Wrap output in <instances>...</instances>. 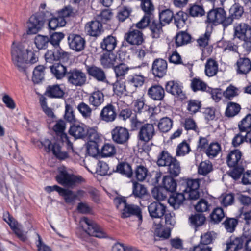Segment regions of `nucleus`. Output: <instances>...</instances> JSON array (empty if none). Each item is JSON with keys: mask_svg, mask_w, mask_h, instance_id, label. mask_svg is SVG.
<instances>
[{"mask_svg": "<svg viewBox=\"0 0 251 251\" xmlns=\"http://www.w3.org/2000/svg\"><path fill=\"white\" fill-rule=\"evenodd\" d=\"M11 53L14 65L20 71L25 73L28 64H34L38 60L36 53L28 50H26L25 51L22 45H15V42L12 44Z\"/></svg>", "mask_w": 251, "mask_h": 251, "instance_id": "1", "label": "nucleus"}, {"mask_svg": "<svg viewBox=\"0 0 251 251\" xmlns=\"http://www.w3.org/2000/svg\"><path fill=\"white\" fill-rule=\"evenodd\" d=\"M206 22L214 25L222 24L224 28L232 24V19L226 17V12L222 8L210 10L207 13Z\"/></svg>", "mask_w": 251, "mask_h": 251, "instance_id": "2", "label": "nucleus"}, {"mask_svg": "<svg viewBox=\"0 0 251 251\" xmlns=\"http://www.w3.org/2000/svg\"><path fill=\"white\" fill-rule=\"evenodd\" d=\"M200 181L199 179H188L182 183L181 190L190 200H195L199 198Z\"/></svg>", "mask_w": 251, "mask_h": 251, "instance_id": "3", "label": "nucleus"}, {"mask_svg": "<svg viewBox=\"0 0 251 251\" xmlns=\"http://www.w3.org/2000/svg\"><path fill=\"white\" fill-rule=\"evenodd\" d=\"M83 230L89 235L97 238L106 237V234L95 222L87 217H83L81 220Z\"/></svg>", "mask_w": 251, "mask_h": 251, "instance_id": "4", "label": "nucleus"}, {"mask_svg": "<svg viewBox=\"0 0 251 251\" xmlns=\"http://www.w3.org/2000/svg\"><path fill=\"white\" fill-rule=\"evenodd\" d=\"M56 179L59 184L69 188H73L76 183L84 180L82 177L69 174L65 170L59 172Z\"/></svg>", "mask_w": 251, "mask_h": 251, "instance_id": "5", "label": "nucleus"}, {"mask_svg": "<svg viewBox=\"0 0 251 251\" xmlns=\"http://www.w3.org/2000/svg\"><path fill=\"white\" fill-rule=\"evenodd\" d=\"M113 141L118 144H126L130 138V134L126 128L117 126L111 132Z\"/></svg>", "mask_w": 251, "mask_h": 251, "instance_id": "6", "label": "nucleus"}, {"mask_svg": "<svg viewBox=\"0 0 251 251\" xmlns=\"http://www.w3.org/2000/svg\"><path fill=\"white\" fill-rule=\"evenodd\" d=\"M68 82L75 86L84 85L87 80L86 74L81 70L74 69L69 71L67 74Z\"/></svg>", "mask_w": 251, "mask_h": 251, "instance_id": "7", "label": "nucleus"}, {"mask_svg": "<svg viewBox=\"0 0 251 251\" xmlns=\"http://www.w3.org/2000/svg\"><path fill=\"white\" fill-rule=\"evenodd\" d=\"M45 147L47 152L52 151L53 154L59 159H65L68 157V153L65 151H61V147L58 143H54L53 145L49 139H45L41 142Z\"/></svg>", "mask_w": 251, "mask_h": 251, "instance_id": "8", "label": "nucleus"}, {"mask_svg": "<svg viewBox=\"0 0 251 251\" xmlns=\"http://www.w3.org/2000/svg\"><path fill=\"white\" fill-rule=\"evenodd\" d=\"M86 70L88 75L98 82L108 83L105 71L95 65H86Z\"/></svg>", "mask_w": 251, "mask_h": 251, "instance_id": "9", "label": "nucleus"}, {"mask_svg": "<svg viewBox=\"0 0 251 251\" xmlns=\"http://www.w3.org/2000/svg\"><path fill=\"white\" fill-rule=\"evenodd\" d=\"M69 57V54L61 49L48 50L45 54L46 62L50 63L58 60L66 62L68 61Z\"/></svg>", "mask_w": 251, "mask_h": 251, "instance_id": "10", "label": "nucleus"}, {"mask_svg": "<svg viewBox=\"0 0 251 251\" xmlns=\"http://www.w3.org/2000/svg\"><path fill=\"white\" fill-rule=\"evenodd\" d=\"M65 123L64 121L62 120L57 121L53 128L54 131L57 136L58 140H60L62 143H66L68 150L70 149L73 151V144L69 140L67 134L65 133Z\"/></svg>", "mask_w": 251, "mask_h": 251, "instance_id": "11", "label": "nucleus"}, {"mask_svg": "<svg viewBox=\"0 0 251 251\" xmlns=\"http://www.w3.org/2000/svg\"><path fill=\"white\" fill-rule=\"evenodd\" d=\"M151 71L155 77L162 78L167 73V63L166 61L161 58L155 59L152 64Z\"/></svg>", "mask_w": 251, "mask_h": 251, "instance_id": "12", "label": "nucleus"}, {"mask_svg": "<svg viewBox=\"0 0 251 251\" xmlns=\"http://www.w3.org/2000/svg\"><path fill=\"white\" fill-rule=\"evenodd\" d=\"M155 134L153 124H145L141 127L138 134L139 140L145 143L151 141Z\"/></svg>", "mask_w": 251, "mask_h": 251, "instance_id": "13", "label": "nucleus"}, {"mask_svg": "<svg viewBox=\"0 0 251 251\" xmlns=\"http://www.w3.org/2000/svg\"><path fill=\"white\" fill-rule=\"evenodd\" d=\"M68 41L70 49L76 52H80L85 48V40L79 35L70 34L68 37Z\"/></svg>", "mask_w": 251, "mask_h": 251, "instance_id": "14", "label": "nucleus"}, {"mask_svg": "<svg viewBox=\"0 0 251 251\" xmlns=\"http://www.w3.org/2000/svg\"><path fill=\"white\" fill-rule=\"evenodd\" d=\"M44 22V20L42 14H35L31 16L28 24L27 33L28 34H36L41 28Z\"/></svg>", "mask_w": 251, "mask_h": 251, "instance_id": "15", "label": "nucleus"}, {"mask_svg": "<svg viewBox=\"0 0 251 251\" xmlns=\"http://www.w3.org/2000/svg\"><path fill=\"white\" fill-rule=\"evenodd\" d=\"M117 116L115 106L112 104H108L101 109L100 118L102 121L111 123L115 120Z\"/></svg>", "mask_w": 251, "mask_h": 251, "instance_id": "16", "label": "nucleus"}, {"mask_svg": "<svg viewBox=\"0 0 251 251\" xmlns=\"http://www.w3.org/2000/svg\"><path fill=\"white\" fill-rule=\"evenodd\" d=\"M132 215L136 216L140 221H142V211L141 208L136 205L127 203L122 210L121 217L126 218Z\"/></svg>", "mask_w": 251, "mask_h": 251, "instance_id": "17", "label": "nucleus"}, {"mask_svg": "<svg viewBox=\"0 0 251 251\" xmlns=\"http://www.w3.org/2000/svg\"><path fill=\"white\" fill-rule=\"evenodd\" d=\"M181 87L177 82L174 80L167 82L165 85V89L168 93L183 100L185 98V95Z\"/></svg>", "mask_w": 251, "mask_h": 251, "instance_id": "18", "label": "nucleus"}, {"mask_svg": "<svg viewBox=\"0 0 251 251\" xmlns=\"http://www.w3.org/2000/svg\"><path fill=\"white\" fill-rule=\"evenodd\" d=\"M148 208L151 217L160 218L165 214L166 206L159 202H153L148 206Z\"/></svg>", "mask_w": 251, "mask_h": 251, "instance_id": "19", "label": "nucleus"}, {"mask_svg": "<svg viewBox=\"0 0 251 251\" xmlns=\"http://www.w3.org/2000/svg\"><path fill=\"white\" fill-rule=\"evenodd\" d=\"M87 34L91 36H99L103 32L102 24L98 21H92L87 23L85 27Z\"/></svg>", "mask_w": 251, "mask_h": 251, "instance_id": "20", "label": "nucleus"}, {"mask_svg": "<svg viewBox=\"0 0 251 251\" xmlns=\"http://www.w3.org/2000/svg\"><path fill=\"white\" fill-rule=\"evenodd\" d=\"M125 39L126 41L132 45H140L144 41L143 33L136 29L130 30L125 34Z\"/></svg>", "mask_w": 251, "mask_h": 251, "instance_id": "21", "label": "nucleus"}, {"mask_svg": "<svg viewBox=\"0 0 251 251\" xmlns=\"http://www.w3.org/2000/svg\"><path fill=\"white\" fill-rule=\"evenodd\" d=\"M100 62L104 68H110L113 67L116 64L120 63V58L110 52L103 53L100 57Z\"/></svg>", "mask_w": 251, "mask_h": 251, "instance_id": "22", "label": "nucleus"}, {"mask_svg": "<svg viewBox=\"0 0 251 251\" xmlns=\"http://www.w3.org/2000/svg\"><path fill=\"white\" fill-rule=\"evenodd\" d=\"M234 37L240 40L247 38L251 35V27L248 24L241 23L236 25L234 27Z\"/></svg>", "mask_w": 251, "mask_h": 251, "instance_id": "23", "label": "nucleus"}, {"mask_svg": "<svg viewBox=\"0 0 251 251\" xmlns=\"http://www.w3.org/2000/svg\"><path fill=\"white\" fill-rule=\"evenodd\" d=\"M242 153L239 150L235 149L231 151L226 157L227 164L230 168L240 165L242 162Z\"/></svg>", "mask_w": 251, "mask_h": 251, "instance_id": "24", "label": "nucleus"}, {"mask_svg": "<svg viewBox=\"0 0 251 251\" xmlns=\"http://www.w3.org/2000/svg\"><path fill=\"white\" fill-rule=\"evenodd\" d=\"M147 94L152 100L161 101L164 98L165 91L160 85H154L149 88Z\"/></svg>", "mask_w": 251, "mask_h": 251, "instance_id": "25", "label": "nucleus"}, {"mask_svg": "<svg viewBox=\"0 0 251 251\" xmlns=\"http://www.w3.org/2000/svg\"><path fill=\"white\" fill-rule=\"evenodd\" d=\"M186 199L190 200L186 197V193L182 192V193L173 194L170 196L168 199V202L175 209H177L183 204L184 200Z\"/></svg>", "mask_w": 251, "mask_h": 251, "instance_id": "26", "label": "nucleus"}, {"mask_svg": "<svg viewBox=\"0 0 251 251\" xmlns=\"http://www.w3.org/2000/svg\"><path fill=\"white\" fill-rule=\"evenodd\" d=\"M69 133L76 139H83L86 137L87 128L82 124H75L71 126Z\"/></svg>", "mask_w": 251, "mask_h": 251, "instance_id": "27", "label": "nucleus"}, {"mask_svg": "<svg viewBox=\"0 0 251 251\" xmlns=\"http://www.w3.org/2000/svg\"><path fill=\"white\" fill-rule=\"evenodd\" d=\"M117 40L115 37L108 35L104 37L100 44V47L103 51L112 52L117 46Z\"/></svg>", "mask_w": 251, "mask_h": 251, "instance_id": "28", "label": "nucleus"}, {"mask_svg": "<svg viewBox=\"0 0 251 251\" xmlns=\"http://www.w3.org/2000/svg\"><path fill=\"white\" fill-rule=\"evenodd\" d=\"M45 95L50 98H62L64 92L59 85H49L46 88Z\"/></svg>", "mask_w": 251, "mask_h": 251, "instance_id": "29", "label": "nucleus"}, {"mask_svg": "<svg viewBox=\"0 0 251 251\" xmlns=\"http://www.w3.org/2000/svg\"><path fill=\"white\" fill-rule=\"evenodd\" d=\"M191 87L193 91H202L208 92L212 95L214 99L213 90L206 84L200 78H194L191 81Z\"/></svg>", "mask_w": 251, "mask_h": 251, "instance_id": "30", "label": "nucleus"}, {"mask_svg": "<svg viewBox=\"0 0 251 251\" xmlns=\"http://www.w3.org/2000/svg\"><path fill=\"white\" fill-rule=\"evenodd\" d=\"M104 95L102 92L98 90L92 93L89 96L88 101L90 105L97 108L104 101Z\"/></svg>", "mask_w": 251, "mask_h": 251, "instance_id": "31", "label": "nucleus"}, {"mask_svg": "<svg viewBox=\"0 0 251 251\" xmlns=\"http://www.w3.org/2000/svg\"><path fill=\"white\" fill-rule=\"evenodd\" d=\"M236 64L238 74H247L251 70V61L248 58H240Z\"/></svg>", "mask_w": 251, "mask_h": 251, "instance_id": "32", "label": "nucleus"}, {"mask_svg": "<svg viewBox=\"0 0 251 251\" xmlns=\"http://www.w3.org/2000/svg\"><path fill=\"white\" fill-rule=\"evenodd\" d=\"M144 82V77L141 75H135L128 80L127 88L130 87V93L134 92L136 88L141 86Z\"/></svg>", "mask_w": 251, "mask_h": 251, "instance_id": "33", "label": "nucleus"}, {"mask_svg": "<svg viewBox=\"0 0 251 251\" xmlns=\"http://www.w3.org/2000/svg\"><path fill=\"white\" fill-rule=\"evenodd\" d=\"M50 68L51 72L57 79H61L64 76L67 77V74L69 71L67 68L61 64H55L50 66Z\"/></svg>", "mask_w": 251, "mask_h": 251, "instance_id": "34", "label": "nucleus"}, {"mask_svg": "<svg viewBox=\"0 0 251 251\" xmlns=\"http://www.w3.org/2000/svg\"><path fill=\"white\" fill-rule=\"evenodd\" d=\"M165 25L160 21L153 20L151 22L149 25L150 29L151 31V35L152 38H158L163 33L162 27Z\"/></svg>", "mask_w": 251, "mask_h": 251, "instance_id": "35", "label": "nucleus"}, {"mask_svg": "<svg viewBox=\"0 0 251 251\" xmlns=\"http://www.w3.org/2000/svg\"><path fill=\"white\" fill-rule=\"evenodd\" d=\"M173 123V121L171 118L164 117L159 120L157 126L160 132L167 133L172 128Z\"/></svg>", "mask_w": 251, "mask_h": 251, "instance_id": "36", "label": "nucleus"}, {"mask_svg": "<svg viewBox=\"0 0 251 251\" xmlns=\"http://www.w3.org/2000/svg\"><path fill=\"white\" fill-rule=\"evenodd\" d=\"M205 220V216L202 213H195L191 215L189 218L190 226L195 228L202 226Z\"/></svg>", "mask_w": 251, "mask_h": 251, "instance_id": "37", "label": "nucleus"}, {"mask_svg": "<svg viewBox=\"0 0 251 251\" xmlns=\"http://www.w3.org/2000/svg\"><path fill=\"white\" fill-rule=\"evenodd\" d=\"M244 238L242 237H237L230 238V241L226 244L227 250L237 251L242 248Z\"/></svg>", "mask_w": 251, "mask_h": 251, "instance_id": "38", "label": "nucleus"}, {"mask_svg": "<svg viewBox=\"0 0 251 251\" xmlns=\"http://www.w3.org/2000/svg\"><path fill=\"white\" fill-rule=\"evenodd\" d=\"M116 171L128 178L132 177L133 171L131 165L127 162H120L116 167Z\"/></svg>", "mask_w": 251, "mask_h": 251, "instance_id": "39", "label": "nucleus"}, {"mask_svg": "<svg viewBox=\"0 0 251 251\" xmlns=\"http://www.w3.org/2000/svg\"><path fill=\"white\" fill-rule=\"evenodd\" d=\"M171 176H165L163 177L162 182L166 191L170 192H175L176 188V182Z\"/></svg>", "mask_w": 251, "mask_h": 251, "instance_id": "40", "label": "nucleus"}, {"mask_svg": "<svg viewBox=\"0 0 251 251\" xmlns=\"http://www.w3.org/2000/svg\"><path fill=\"white\" fill-rule=\"evenodd\" d=\"M218 71V64L216 61L212 59H209L205 66V73L209 77L216 75Z\"/></svg>", "mask_w": 251, "mask_h": 251, "instance_id": "41", "label": "nucleus"}, {"mask_svg": "<svg viewBox=\"0 0 251 251\" xmlns=\"http://www.w3.org/2000/svg\"><path fill=\"white\" fill-rule=\"evenodd\" d=\"M174 157L165 151H162L158 155L157 164L159 166H168Z\"/></svg>", "mask_w": 251, "mask_h": 251, "instance_id": "42", "label": "nucleus"}, {"mask_svg": "<svg viewBox=\"0 0 251 251\" xmlns=\"http://www.w3.org/2000/svg\"><path fill=\"white\" fill-rule=\"evenodd\" d=\"M168 173L172 176L176 177L181 172V167L179 162L174 158L172 161L167 166Z\"/></svg>", "mask_w": 251, "mask_h": 251, "instance_id": "43", "label": "nucleus"}, {"mask_svg": "<svg viewBox=\"0 0 251 251\" xmlns=\"http://www.w3.org/2000/svg\"><path fill=\"white\" fill-rule=\"evenodd\" d=\"M45 69L43 65H38L34 68L32 76V81L34 84L40 83L44 79Z\"/></svg>", "mask_w": 251, "mask_h": 251, "instance_id": "44", "label": "nucleus"}, {"mask_svg": "<svg viewBox=\"0 0 251 251\" xmlns=\"http://www.w3.org/2000/svg\"><path fill=\"white\" fill-rule=\"evenodd\" d=\"M34 43L39 50L46 49L50 43V38L47 36L38 34L34 38Z\"/></svg>", "mask_w": 251, "mask_h": 251, "instance_id": "45", "label": "nucleus"}, {"mask_svg": "<svg viewBox=\"0 0 251 251\" xmlns=\"http://www.w3.org/2000/svg\"><path fill=\"white\" fill-rule=\"evenodd\" d=\"M241 110L240 105L236 103L230 102L227 104L225 114L228 117H233L237 115Z\"/></svg>", "mask_w": 251, "mask_h": 251, "instance_id": "46", "label": "nucleus"}, {"mask_svg": "<svg viewBox=\"0 0 251 251\" xmlns=\"http://www.w3.org/2000/svg\"><path fill=\"white\" fill-rule=\"evenodd\" d=\"M189 13L192 17H201L204 15L203 7L200 4H194L189 5Z\"/></svg>", "mask_w": 251, "mask_h": 251, "instance_id": "47", "label": "nucleus"}, {"mask_svg": "<svg viewBox=\"0 0 251 251\" xmlns=\"http://www.w3.org/2000/svg\"><path fill=\"white\" fill-rule=\"evenodd\" d=\"M238 127L241 132H244L251 128V114H247L238 123Z\"/></svg>", "mask_w": 251, "mask_h": 251, "instance_id": "48", "label": "nucleus"}, {"mask_svg": "<svg viewBox=\"0 0 251 251\" xmlns=\"http://www.w3.org/2000/svg\"><path fill=\"white\" fill-rule=\"evenodd\" d=\"M134 110L135 112L141 113L149 110V106L145 103L142 98L138 99L133 102Z\"/></svg>", "mask_w": 251, "mask_h": 251, "instance_id": "49", "label": "nucleus"}, {"mask_svg": "<svg viewBox=\"0 0 251 251\" xmlns=\"http://www.w3.org/2000/svg\"><path fill=\"white\" fill-rule=\"evenodd\" d=\"M60 196L64 198L66 203L72 205L74 204L76 200V196L73 191L63 188Z\"/></svg>", "mask_w": 251, "mask_h": 251, "instance_id": "50", "label": "nucleus"}, {"mask_svg": "<svg viewBox=\"0 0 251 251\" xmlns=\"http://www.w3.org/2000/svg\"><path fill=\"white\" fill-rule=\"evenodd\" d=\"M229 15L227 17L232 19V23L234 19H239L243 14V8L242 6L235 4L233 5L229 10Z\"/></svg>", "mask_w": 251, "mask_h": 251, "instance_id": "51", "label": "nucleus"}, {"mask_svg": "<svg viewBox=\"0 0 251 251\" xmlns=\"http://www.w3.org/2000/svg\"><path fill=\"white\" fill-rule=\"evenodd\" d=\"M113 68L117 78L124 77L129 69L127 65L122 63L121 60L120 63L116 64Z\"/></svg>", "mask_w": 251, "mask_h": 251, "instance_id": "52", "label": "nucleus"}, {"mask_svg": "<svg viewBox=\"0 0 251 251\" xmlns=\"http://www.w3.org/2000/svg\"><path fill=\"white\" fill-rule=\"evenodd\" d=\"M191 36L185 32L178 33L176 37V44L177 47L187 44L191 40Z\"/></svg>", "mask_w": 251, "mask_h": 251, "instance_id": "53", "label": "nucleus"}, {"mask_svg": "<svg viewBox=\"0 0 251 251\" xmlns=\"http://www.w3.org/2000/svg\"><path fill=\"white\" fill-rule=\"evenodd\" d=\"M173 17L174 14L170 9H165L159 13V21L165 25L169 24L172 21Z\"/></svg>", "mask_w": 251, "mask_h": 251, "instance_id": "54", "label": "nucleus"}, {"mask_svg": "<svg viewBox=\"0 0 251 251\" xmlns=\"http://www.w3.org/2000/svg\"><path fill=\"white\" fill-rule=\"evenodd\" d=\"M238 223L237 219L234 218H226L223 223V225L226 230L230 233H232L235 230Z\"/></svg>", "mask_w": 251, "mask_h": 251, "instance_id": "55", "label": "nucleus"}, {"mask_svg": "<svg viewBox=\"0 0 251 251\" xmlns=\"http://www.w3.org/2000/svg\"><path fill=\"white\" fill-rule=\"evenodd\" d=\"M147 193L146 187L137 182L133 183L132 194L135 197L141 198Z\"/></svg>", "mask_w": 251, "mask_h": 251, "instance_id": "56", "label": "nucleus"}, {"mask_svg": "<svg viewBox=\"0 0 251 251\" xmlns=\"http://www.w3.org/2000/svg\"><path fill=\"white\" fill-rule=\"evenodd\" d=\"M221 151V146L218 143H211L207 150L206 154L210 158H213L216 156Z\"/></svg>", "mask_w": 251, "mask_h": 251, "instance_id": "57", "label": "nucleus"}, {"mask_svg": "<svg viewBox=\"0 0 251 251\" xmlns=\"http://www.w3.org/2000/svg\"><path fill=\"white\" fill-rule=\"evenodd\" d=\"M187 15L186 13L180 11L175 15H174L175 24L178 28L183 27L187 19Z\"/></svg>", "mask_w": 251, "mask_h": 251, "instance_id": "58", "label": "nucleus"}, {"mask_svg": "<svg viewBox=\"0 0 251 251\" xmlns=\"http://www.w3.org/2000/svg\"><path fill=\"white\" fill-rule=\"evenodd\" d=\"M135 174L136 179L138 181H143L148 176V170L143 165H138L135 170Z\"/></svg>", "mask_w": 251, "mask_h": 251, "instance_id": "59", "label": "nucleus"}, {"mask_svg": "<svg viewBox=\"0 0 251 251\" xmlns=\"http://www.w3.org/2000/svg\"><path fill=\"white\" fill-rule=\"evenodd\" d=\"M77 108L84 118L87 119L91 117L92 110L88 104L82 102L78 105Z\"/></svg>", "mask_w": 251, "mask_h": 251, "instance_id": "60", "label": "nucleus"}, {"mask_svg": "<svg viewBox=\"0 0 251 251\" xmlns=\"http://www.w3.org/2000/svg\"><path fill=\"white\" fill-rule=\"evenodd\" d=\"M212 170V165L208 160L202 161L198 167V173L205 176Z\"/></svg>", "mask_w": 251, "mask_h": 251, "instance_id": "61", "label": "nucleus"}, {"mask_svg": "<svg viewBox=\"0 0 251 251\" xmlns=\"http://www.w3.org/2000/svg\"><path fill=\"white\" fill-rule=\"evenodd\" d=\"M66 24V22L64 19L61 17L52 18H51L49 21V28L51 30H55L59 26H63Z\"/></svg>", "mask_w": 251, "mask_h": 251, "instance_id": "62", "label": "nucleus"}, {"mask_svg": "<svg viewBox=\"0 0 251 251\" xmlns=\"http://www.w3.org/2000/svg\"><path fill=\"white\" fill-rule=\"evenodd\" d=\"M210 216L211 220L214 223H219L225 217V214L223 209L220 207L215 208L212 213L211 214Z\"/></svg>", "mask_w": 251, "mask_h": 251, "instance_id": "63", "label": "nucleus"}, {"mask_svg": "<svg viewBox=\"0 0 251 251\" xmlns=\"http://www.w3.org/2000/svg\"><path fill=\"white\" fill-rule=\"evenodd\" d=\"M221 204L224 207L232 205L234 201V196L232 193L224 194L220 198Z\"/></svg>", "mask_w": 251, "mask_h": 251, "instance_id": "64", "label": "nucleus"}]
</instances>
